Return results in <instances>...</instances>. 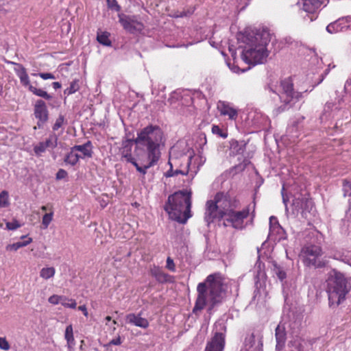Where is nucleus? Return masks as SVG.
Returning <instances> with one entry per match:
<instances>
[{"label":"nucleus","mask_w":351,"mask_h":351,"mask_svg":"<svg viewBox=\"0 0 351 351\" xmlns=\"http://www.w3.org/2000/svg\"><path fill=\"white\" fill-rule=\"evenodd\" d=\"M164 145V134L158 125H149L137 133L135 139L123 142L122 157L145 175L148 169L156 165L161 157L160 147Z\"/></svg>","instance_id":"obj_1"},{"label":"nucleus","mask_w":351,"mask_h":351,"mask_svg":"<svg viewBox=\"0 0 351 351\" xmlns=\"http://www.w3.org/2000/svg\"><path fill=\"white\" fill-rule=\"evenodd\" d=\"M52 86L54 89H58L61 88V84L58 82H54L52 83Z\"/></svg>","instance_id":"obj_46"},{"label":"nucleus","mask_w":351,"mask_h":351,"mask_svg":"<svg viewBox=\"0 0 351 351\" xmlns=\"http://www.w3.org/2000/svg\"><path fill=\"white\" fill-rule=\"evenodd\" d=\"M78 310L81 311L85 317H88V313L85 305L78 306Z\"/></svg>","instance_id":"obj_44"},{"label":"nucleus","mask_w":351,"mask_h":351,"mask_svg":"<svg viewBox=\"0 0 351 351\" xmlns=\"http://www.w3.org/2000/svg\"><path fill=\"white\" fill-rule=\"evenodd\" d=\"M269 89L278 95L281 103L280 106L274 109L276 114L289 110L302 97V93L294 89L291 77L285 78L275 85H270Z\"/></svg>","instance_id":"obj_5"},{"label":"nucleus","mask_w":351,"mask_h":351,"mask_svg":"<svg viewBox=\"0 0 351 351\" xmlns=\"http://www.w3.org/2000/svg\"><path fill=\"white\" fill-rule=\"evenodd\" d=\"M47 149L43 142H39L34 147V152L36 156H40Z\"/></svg>","instance_id":"obj_35"},{"label":"nucleus","mask_w":351,"mask_h":351,"mask_svg":"<svg viewBox=\"0 0 351 351\" xmlns=\"http://www.w3.org/2000/svg\"><path fill=\"white\" fill-rule=\"evenodd\" d=\"M49 210L50 212L45 214L42 219V224L44 228H47L53 220V211L52 210V208H51Z\"/></svg>","instance_id":"obj_29"},{"label":"nucleus","mask_w":351,"mask_h":351,"mask_svg":"<svg viewBox=\"0 0 351 351\" xmlns=\"http://www.w3.org/2000/svg\"><path fill=\"white\" fill-rule=\"evenodd\" d=\"M105 319L106 321L110 322L111 321L112 317L110 316H106Z\"/></svg>","instance_id":"obj_48"},{"label":"nucleus","mask_w":351,"mask_h":351,"mask_svg":"<svg viewBox=\"0 0 351 351\" xmlns=\"http://www.w3.org/2000/svg\"><path fill=\"white\" fill-rule=\"evenodd\" d=\"M194 12L193 8H189L186 10L182 11H177L174 14H172L173 17L179 18V17H184L187 16L191 15Z\"/></svg>","instance_id":"obj_32"},{"label":"nucleus","mask_w":351,"mask_h":351,"mask_svg":"<svg viewBox=\"0 0 351 351\" xmlns=\"http://www.w3.org/2000/svg\"><path fill=\"white\" fill-rule=\"evenodd\" d=\"M21 226V224L16 219L6 223V227L8 230H14Z\"/></svg>","instance_id":"obj_38"},{"label":"nucleus","mask_w":351,"mask_h":351,"mask_svg":"<svg viewBox=\"0 0 351 351\" xmlns=\"http://www.w3.org/2000/svg\"><path fill=\"white\" fill-rule=\"evenodd\" d=\"M217 108L219 111L221 115L228 116L231 120H236L238 117V111L232 107L228 102L224 101H219Z\"/></svg>","instance_id":"obj_15"},{"label":"nucleus","mask_w":351,"mask_h":351,"mask_svg":"<svg viewBox=\"0 0 351 351\" xmlns=\"http://www.w3.org/2000/svg\"><path fill=\"white\" fill-rule=\"evenodd\" d=\"M304 257L303 262L306 266L322 268L326 265V262L321 258L323 252L320 246L310 245L305 246L302 250Z\"/></svg>","instance_id":"obj_8"},{"label":"nucleus","mask_w":351,"mask_h":351,"mask_svg":"<svg viewBox=\"0 0 351 351\" xmlns=\"http://www.w3.org/2000/svg\"><path fill=\"white\" fill-rule=\"evenodd\" d=\"M108 8L110 10L119 12L121 9L117 0H106Z\"/></svg>","instance_id":"obj_37"},{"label":"nucleus","mask_w":351,"mask_h":351,"mask_svg":"<svg viewBox=\"0 0 351 351\" xmlns=\"http://www.w3.org/2000/svg\"><path fill=\"white\" fill-rule=\"evenodd\" d=\"M67 176H68V173L64 169H60L56 173V179L62 180V179L66 178Z\"/></svg>","instance_id":"obj_42"},{"label":"nucleus","mask_w":351,"mask_h":351,"mask_svg":"<svg viewBox=\"0 0 351 351\" xmlns=\"http://www.w3.org/2000/svg\"><path fill=\"white\" fill-rule=\"evenodd\" d=\"M125 319L127 323L142 328H147L149 326L148 320L145 318L141 317L140 315L129 313L126 315Z\"/></svg>","instance_id":"obj_18"},{"label":"nucleus","mask_w":351,"mask_h":351,"mask_svg":"<svg viewBox=\"0 0 351 351\" xmlns=\"http://www.w3.org/2000/svg\"><path fill=\"white\" fill-rule=\"evenodd\" d=\"M212 132L223 138H226L228 136V132H223L219 125H213L212 126Z\"/></svg>","instance_id":"obj_34"},{"label":"nucleus","mask_w":351,"mask_h":351,"mask_svg":"<svg viewBox=\"0 0 351 351\" xmlns=\"http://www.w3.org/2000/svg\"><path fill=\"white\" fill-rule=\"evenodd\" d=\"M40 209L43 211H47L48 210V206H41Z\"/></svg>","instance_id":"obj_47"},{"label":"nucleus","mask_w":351,"mask_h":351,"mask_svg":"<svg viewBox=\"0 0 351 351\" xmlns=\"http://www.w3.org/2000/svg\"><path fill=\"white\" fill-rule=\"evenodd\" d=\"M275 336L276 340V349H282L285 346L287 339L285 328L278 325L275 330Z\"/></svg>","instance_id":"obj_20"},{"label":"nucleus","mask_w":351,"mask_h":351,"mask_svg":"<svg viewBox=\"0 0 351 351\" xmlns=\"http://www.w3.org/2000/svg\"><path fill=\"white\" fill-rule=\"evenodd\" d=\"M67 124V121L65 120V118L63 115L60 114L58 117L56 119L55 123L52 126V129L53 131L58 130L63 125Z\"/></svg>","instance_id":"obj_28"},{"label":"nucleus","mask_w":351,"mask_h":351,"mask_svg":"<svg viewBox=\"0 0 351 351\" xmlns=\"http://www.w3.org/2000/svg\"><path fill=\"white\" fill-rule=\"evenodd\" d=\"M223 285L224 278L220 273L210 274L204 282H199L197 287V295L193 313L197 315L206 306L208 313H210L216 306L220 304L226 298Z\"/></svg>","instance_id":"obj_2"},{"label":"nucleus","mask_w":351,"mask_h":351,"mask_svg":"<svg viewBox=\"0 0 351 351\" xmlns=\"http://www.w3.org/2000/svg\"><path fill=\"white\" fill-rule=\"evenodd\" d=\"M112 322L114 324H117V322L115 320H113Z\"/></svg>","instance_id":"obj_49"},{"label":"nucleus","mask_w":351,"mask_h":351,"mask_svg":"<svg viewBox=\"0 0 351 351\" xmlns=\"http://www.w3.org/2000/svg\"><path fill=\"white\" fill-rule=\"evenodd\" d=\"M32 242V238H28L27 240L24 241H19L14 243L13 244L8 245L6 246V250L10 251H16L19 248L25 247Z\"/></svg>","instance_id":"obj_24"},{"label":"nucleus","mask_w":351,"mask_h":351,"mask_svg":"<svg viewBox=\"0 0 351 351\" xmlns=\"http://www.w3.org/2000/svg\"><path fill=\"white\" fill-rule=\"evenodd\" d=\"M43 80H53L55 79V76L51 73H40L38 74Z\"/></svg>","instance_id":"obj_43"},{"label":"nucleus","mask_w":351,"mask_h":351,"mask_svg":"<svg viewBox=\"0 0 351 351\" xmlns=\"http://www.w3.org/2000/svg\"><path fill=\"white\" fill-rule=\"evenodd\" d=\"M298 351H302V349H301V348H300V347H299V348H298Z\"/></svg>","instance_id":"obj_50"},{"label":"nucleus","mask_w":351,"mask_h":351,"mask_svg":"<svg viewBox=\"0 0 351 351\" xmlns=\"http://www.w3.org/2000/svg\"><path fill=\"white\" fill-rule=\"evenodd\" d=\"M166 268L168 269L171 271H176L175 263L173 262V260L170 256H168L167 258Z\"/></svg>","instance_id":"obj_40"},{"label":"nucleus","mask_w":351,"mask_h":351,"mask_svg":"<svg viewBox=\"0 0 351 351\" xmlns=\"http://www.w3.org/2000/svg\"><path fill=\"white\" fill-rule=\"evenodd\" d=\"M58 136L55 133L51 134L43 143L47 148L54 149L58 145Z\"/></svg>","instance_id":"obj_25"},{"label":"nucleus","mask_w":351,"mask_h":351,"mask_svg":"<svg viewBox=\"0 0 351 351\" xmlns=\"http://www.w3.org/2000/svg\"><path fill=\"white\" fill-rule=\"evenodd\" d=\"M351 286L348 283L344 275L335 272L328 280L327 293L330 306H339L346 299Z\"/></svg>","instance_id":"obj_6"},{"label":"nucleus","mask_w":351,"mask_h":351,"mask_svg":"<svg viewBox=\"0 0 351 351\" xmlns=\"http://www.w3.org/2000/svg\"><path fill=\"white\" fill-rule=\"evenodd\" d=\"M119 22L123 28L130 34L141 33L144 29L143 23L135 15L118 14Z\"/></svg>","instance_id":"obj_11"},{"label":"nucleus","mask_w":351,"mask_h":351,"mask_svg":"<svg viewBox=\"0 0 351 351\" xmlns=\"http://www.w3.org/2000/svg\"><path fill=\"white\" fill-rule=\"evenodd\" d=\"M150 274L159 283L163 284L172 281L171 276L165 273L162 268L158 266L154 265L151 267Z\"/></svg>","instance_id":"obj_17"},{"label":"nucleus","mask_w":351,"mask_h":351,"mask_svg":"<svg viewBox=\"0 0 351 351\" xmlns=\"http://www.w3.org/2000/svg\"><path fill=\"white\" fill-rule=\"evenodd\" d=\"M348 23V18H342L337 20L336 21L330 23L326 27V30L330 34H335L339 32L344 31L347 29L348 25L347 23Z\"/></svg>","instance_id":"obj_16"},{"label":"nucleus","mask_w":351,"mask_h":351,"mask_svg":"<svg viewBox=\"0 0 351 351\" xmlns=\"http://www.w3.org/2000/svg\"><path fill=\"white\" fill-rule=\"evenodd\" d=\"M60 304L66 307L75 309L77 306V302L74 299L67 298L66 300H61Z\"/></svg>","instance_id":"obj_36"},{"label":"nucleus","mask_w":351,"mask_h":351,"mask_svg":"<svg viewBox=\"0 0 351 351\" xmlns=\"http://www.w3.org/2000/svg\"><path fill=\"white\" fill-rule=\"evenodd\" d=\"M10 346L5 337H0V348L3 350H8Z\"/></svg>","instance_id":"obj_41"},{"label":"nucleus","mask_w":351,"mask_h":351,"mask_svg":"<svg viewBox=\"0 0 351 351\" xmlns=\"http://www.w3.org/2000/svg\"><path fill=\"white\" fill-rule=\"evenodd\" d=\"M56 269L53 267H43L40 271V276L45 279L48 280L54 276Z\"/></svg>","instance_id":"obj_26"},{"label":"nucleus","mask_w":351,"mask_h":351,"mask_svg":"<svg viewBox=\"0 0 351 351\" xmlns=\"http://www.w3.org/2000/svg\"><path fill=\"white\" fill-rule=\"evenodd\" d=\"M9 205V194L6 191H2L0 193V207L4 208Z\"/></svg>","instance_id":"obj_30"},{"label":"nucleus","mask_w":351,"mask_h":351,"mask_svg":"<svg viewBox=\"0 0 351 351\" xmlns=\"http://www.w3.org/2000/svg\"><path fill=\"white\" fill-rule=\"evenodd\" d=\"M34 114L35 117L38 119L37 125L38 128L43 127L49 119V111L43 100L38 99L36 101L34 106Z\"/></svg>","instance_id":"obj_12"},{"label":"nucleus","mask_w":351,"mask_h":351,"mask_svg":"<svg viewBox=\"0 0 351 351\" xmlns=\"http://www.w3.org/2000/svg\"><path fill=\"white\" fill-rule=\"evenodd\" d=\"M225 335L221 332H216L208 341L204 351H223L225 347Z\"/></svg>","instance_id":"obj_14"},{"label":"nucleus","mask_w":351,"mask_h":351,"mask_svg":"<svg viewBox=\"0 0 351 351\" xmlns=\"http://www.w3.org/2000/svg\"><path fill=\"white\" fill-rule=\"evenodd\" d=\"M80 157L81 155H79L75 150H73V147H72L71 151L66 154L64 162L74 166L78 162Z\"/></svg>","instance_id":"obj_22"},{"label":"nucleus","mask_w":351,"mask_h":351,"mask_svg":"<svg viewBox=\"0 0 351 351\" xmlns=\"http://www.w3.org/2000/svg\"><path fill=\"white\" fill-rule=\"evenodd\" d=\"M302 10L309 14L311 21L317 18L318 12L324 3L322 0H302Z\"/></svg>","instance_id":"obj_13"},{"label":"nucleus","mask_w":351,"mask_h":351,"mask_svg":"<svg viewBox=\"0 0 351 351\" xmlns=\"http://www.w3.org/2000/svg\"><path fill=\"white\" fill-rule=\"evenodd\" d=\"M241 202L237 196H230L228 204H225L223 210L219 213V219H224V225L230 226L236 230H243L245 228V220L249 217L252 220L256 215V204L247 205L241 210H237L239 208Z\"/></svg>","instance_id":"obj_3"},{"label":"nucleus","mask_w":351,"mask_h":351,"mask_svg":"<svg viewBox=\"0 0 351 351\" xmlns=\"http://www.w3.org/2000/svg\"><path fill=\"white\" fill-rule=\"evenodd\" d=\"M73 150L77 152H80L82 153V156L80 158H92L93 156V145L90 141H88L83 145H75L73 147Z\"/></svg>","instance_id":"obj_19"},{"label":"nucleus","mask_w":351,"mask_h":351,"mask_svg":"<svg viewBox=\"0 0 351 351\" xmlns=\"http://www.w3.org/2000/svg\"><path fill=\"white\" fill-rule=\"evenodd\" d=\"M230 196L228 193L218 192L213 200L206 202L205 219L208 223L213 222L215 219H219L220 211L218 212V204L222 202L221 206L223 208L224 204H228Z\"/></svg>","instance_id":"obj_9"},{"label":"nucleus","mask_w":351,"mask_h":351,"mask_svg":"<svg viewBox=\"0 0 351 351\" xmlns=\"http://www.w3.org/2000/svg\"><path fill=\"white\" fill-rule=\"evenodd\" d=\"M274 271L280 280H283L285 278H286V273L280 267L275 265Z\"/></svg>","instance_id":"obj_39"},{"label":"nucleus","mask_w":351,"mask_h":351,"mask_svg":"<svg viewBox=\"0 0 351 351\" xmlns=\"http://www.w3.org/2000/svg\"><path fill=\"white\" fill-rule=\"evenodd\" d=\"M64 338L66 340L68 350L69 351H72L75 345V341L74 339L73 330L71 324L66 327Z\"/></svg>","instance_id":"obj_21"},{"label":"nucleus","mask_w":351,"mask_h":351,"mask_svg":"<svg viewBox=\"0 0 351 351\" xmlns=\"http://www.w3.org/2000/svg\"><path fill=\"white\" fill-rule=\"evenodd\" d=\"M242 59L247 64H256L262 63L267 56L266 50V43H256L252 42L247 44L242 51Z\"/></svg>","instance_id":"obj_7"},{"label":"nucleus","mask_w":351,"mask_h":351,"mask_svg":"<svg viewBox=\"0 0 351 351\" xmlns=\"http://www.w3.org/2000/svg\"><path fill=\"white\" fill-rule=\"evenodd\" d=\"M169 163L170 164L171 167H170V169L168 170L166 172V173H165V176L166 177H168V178L173 177V176H178V174H182V175H186L187 174V173H188L187 171H183L182 170H178V169L173 170L172 165L170 162H169Z\"/></svg>","instance_id":"obj_33"},{"label":"nucleus","mask_w":351,"mask_h":351,"mask_svg":"<svg viewBox=\"0 0 351 351\" xmlns=\"http://www.w3.org/2000/svg\"><path fill=\"white\" fill-rule=\"evenodd\" d=\"M110 344H112V345H116V346H118V345H120L121 344V338L120 337H118L116 339H113L110 341Z\"/></svg>","instance_id":"obj_45"},{"label":"nucleus","mask_w":351,"mask_h":351,"mask_svg":"<svg viewBox=\"0 0 351 351\" xmlns=\"http://www.w3.org/2000/svg\"><path fill=\"white\" fill-rule=\"evenodd\" d=\"M110 34L108 32H98L97 34V40L104 46H111L112 42L110 40Z\"/></svg>","instance_id":"obj_23"},{"label":"nucleus","mask_w":351,"mask_h":351,"mask_svg":"<svg viewBox=\"0 0 351 351\" xmlns=\"http://www.w3.org/2000/svg\"><path fill=\"white\" fill-rule=\"evenodd\" d=\"M18 68L15 69V72L16 75L20 79L21 84L25 88H27L29 91L32 93L34 95L45 99L47 100L51 99L52 97L47 93V91L41 89L37 88L34 86L31 83L27 75V71L25 68L22 65L17 64Z\"/></svg>","instance_id":"obj_10"},{"label":"nucleus","mask_w":351,"mask_h":351,"mask_svg":"<svg viewBox=\"0 0 351 351\" xmlns=\"http://www.w3.org/2000/svg\"><path fill=\"white\" fill-rule=\"evenodd\" d=\"M67 300V297L64 295H52L48 299V301L50 304L53 305H56L60 303L61 300L64 301Z\"/></svg>","instance_id":"obj_31"},{"label":"nucleus","mask_w":351,"mask_h":351,"mask_svg":"<svg viewBox=\"0 0 351 351\" xmlns=\"http://www.w3.org/2000/svg\"><path fill=\"white\" fill-rule=\"evenodd\" d=\"M191 192L178 191L168 197L164 209L172 220L185 223L191 217Z\"/></svg>","instance_id":"obj_4"},{"label":"nucleus","mask_w":351,"mask_h":351,"mask_svg":"<svg viewBox=\"0 0 351 351\" xmlns=\"http://www.w3.org/2000/svg\"><path fill=\"white\" fill-rule=\"evenodd\" d=\"M80 89L79 80H74L70 84L69 87L64 90V94L66 95H71L77 92Z\"/></svg>","instance_id":"obj_27"}]
</instances>
